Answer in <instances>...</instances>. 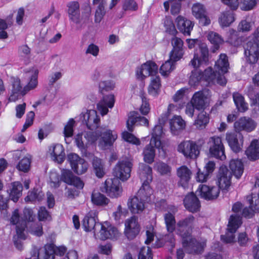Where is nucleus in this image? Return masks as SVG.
I'll list each match as a JSON object with an SVG mask.
<instances>
[{"instance_id":"1","label":"nucleus","mask_w":259,"mask_h":259,"mask_svg":"<svg viewBox=\"0 0 259 259\" xmlns=\"http://www.w3.org/2000/svg\"><path fill=\"white\" fill-rule=\"evenodd\" d=\"M139 177L143 182L142 187L139 190L137 195L144 202L150 201L153 190L149 185V183L152 180V168L144 163H141L139 166Z\"/></svg>"},{"instance_id":"2","label":"nucleus","mask_w":259,"mask_h":259,"mask_svg":"<svg viewBox=\"0 0 259 259\" xmlns=\"http://www.w3.org/2000/svg\"><path fill=\"white\" fill-rule=\"evenodd\" d=\"M244 54L250 64L255 63L259 58V26L244 46Z\"/></svg>"},{"instance_id":"3","label":"nucleus","mask_w":259,"mask_h":259,"mask_svg":"<svg viewBox=\"0 0 259 259\" xmlns=\"http://www.w3.org/2000/svg\"><path fill=\"white\" fill-rule=\"evenodd\" d=\"M203 139L194 142L191 140L181 142L178 146V151L182 153L187 158L196 159L200 154V150L204 144Z\"/></svg>"},{"instance_id":"4","label":"nucleus","mask_w":259,"mask_h":259,"mask_svg":"<svg viewBox=\"0 0 259 259\" xmlns=\"http://www.w3.org/2000/svg\"><path fill=\"white\" fill-rule=\"evenodd\" d=\"M100 136H101V138L99 145L103 149L111 146L117 137L116 135L112 134L110 130L106 131L102 134L99 133L97 131L95 132L90 131L87 132L84 136L88 143L91 144L96 142Z\"/></svg>"},{"instance_id":"5","label":"nucleus","mask_w":259,"mask_h":259,"mask_svg":"<svg viewBox=\"0 0 259 259\" xmlns=\"http://www.w3.org/2000/svg\"><path fill=\"white\" fill-rule=\"evenodd\" d=\"M67 13L70 20L76 24L87 23L90 16L91 10H89L82 14L80 16V5L77 1H72L67 4Z\"/></svg>"},{"instance_id":"6","label":"nucleus","mask_w":259,"mask_h":259,"mask_svg":"<svg viewBox=\"0 0 259 259\" xmlns=\"http://www.w3.org/2000/svg\"><path fill=\"white\" fill-rule=\"evenodd\" d=\"M133 165L132 158H125L119 160L113 170L115 178L122 181H126L131 177V170Z\"/></svg>"},{"instance_id":"7","label":"nucleus","mask_w":259,"mask_h":259,"mask_svg":"<svg viewBox=\"0 0 259 259\" xmlns=\"http://www.w3.org/2000/svg\"><path fill=\"white\" fill-rule=\"evenodd\" d=\"M209 154L211 157L221 160L226 159L225 148L220 137L213 136L209 138L207 142Z\"/></svg>"},{"instance_id":"8","label":"nucleus","mask_w":259,"mask_h":259,"mask_svg":"<svg viewBox=\"0 0 259 259\" xmlns=\"http://www.w3.org/2000/svg\"><path fill=\"white\" fill-rule=\"evenodd\" d=\"M242 224L241 217L237 214L231 215L228 225V231L225 235H221L222 240L227 243L235 242V236L234 233L239 228Z\"/></svg>"},{"instance_id":"9","label":"nucleus","mask_w":259,"mask_h":259,"mask_svg":"<svg viewBox=\"0 0 259 259\" xmlns=\"http://www.w3.org/2000/svg\"><path fill=\"white\" fill-rule=\"evenodd\" d=\"M101 191L111 198H117L121 194L122 188L118 179H108L101 187Z\"/></svg>"},{"instance_id":"10","label":"nucleus","mask_w":259,"mask_h":259,"mask_svg":"<svg viewBox=\"0 0 259 259\" xmlns=\"http://www.w3.org/2000/svg\"><path fill=\"white\" fill-rule=\"evenodd\" d=\"M182 244L186 252L195 254L201 253L205 246L204 242H200L191 236L189 238H183Z\"/></svg>"},{"instance_id":"11","label":"nucleus","mask_w":259,"mask_h":259,"mask_svg":"<svg viewBox=\"0 0 259 259\" xmlns=\"http://www.w3.org/2000/svg\"><path fill=\"white\" fill-rule=\"evenodd\" d=\"M68 160L70 162L71 168L77 175H82L85 172L88 168V163L83 158L75 153L68 155Z\"/></svg>"},{"instance_id":"12","label":"nucleus","mask_w":259,"mask_h":259,"mask_svg":"<svg viewBox=\"0 0 259 259\" xmlns=\"http://www.w3.org/2000/svg\"><path fill=\"white\" fill-rule=\"evenodd\" d=\"M194 220V217L190 214L187 218L177 222L176 231L182 237V239L189 238V236H191L192 226Z\"/></svg>"},{"instance_id":"13","label":"nucleus","mask_w":259,"mask_h":259,"mask_svg":"<svg viewBox=\"0 0 259 259\" xmlns=\"http://www.w3.org/2000/svg\"><path fill=\"white\" fill-rule=\"evenodd\" d=\"M199 50L200 53V56L195 54L193 59L190 62V64L194 68L206 65L208 62V49L207 45L204 43L200 44Z\"/></svg>"},{"instance_id":"14","label":"nucleus","mask_w":259,"mask_h":259,"mask_svg":"<svg viewBox=\"0 0 259 259\" xmlns=\"http://www.w3.org/2000/svg\"><path fill=\"white\" fill-rule=\"evenodd\" d=\"M138 221L137 217L133 216L125 221L124 233L128 240L134 239L140 232V226Z\"/></svg>"},{"instance_id":"15","label":"nucleus","mask_w":259,"mask_h":259,"mask_svg":"<svg viewBox=\"0 0 259 259\" xmlns=\"http://www.w3.org/2000/svg\"><path fill=\"white\" fill-rule=\"evenodd\" d=\"M193 15L199 20V24L202 26H207L210 23V20L207 15L205 7L202 4L196 3L192 7Z\"/></svg>"},{"instance_id":"16","label":"nucleus","mask_w":259,"mask_h":259,"mask_svg":"<svg viewBox=\"0 0 259 259\" xmlns=\"http://www.w3.org/2000/svg\"><path fill=\"white\" fill-rule=\"evenodd\" d=\"M226 139L232 150L238 153L241 151L243 143V137L240 132L227 133L226 136Z\"/></svg>"},{"instance_id":"17","label":"nucleus","mask_w":259,"mask_h":259,"mask_svg":"<svg viewBox=\"0 0 259 259\" xmlns=\"http://www.w3.org/2000/svg\"><path fill=\"white\" fill-rule=\"evenodd\" d=\"M97 215L95 211H91L88 213L82 220V227L84 230L87 232L94 230L95 233L100 231L102 227V224L97 222Z\"/></svg>"},{"instance_id":"18","label":"nucleus","mask_w":259,"mask_h":259,"mask_svg":"<svg viewBox=\"0 0 259 259\" xmlns=\"http://www.w3.org/2000/svg\"><path fill=\"white\" fill-rule=\"evenodd\" d=\"M80 119L82 123L85 124L87 127L91 130L96 129L100 122V119L96 111L93 110H88L85 113H81Z\"/></svg>"},{"instance_id":"19","label":"nucleus","mask_w":259,"mask_h":259,"mask_svg":"<svg viewBox=\"0 0 259 259\" xmlns=\"http://www.w3.org/2000/svg\"><path fill=\"white\" fill-rule=\"evenodd\" d=\"M196 193L201 198L206 200H213L218 198L220 194V189L218 186H208L206 185H200Z\"/></svg>"},{"instance_id":"20","label":"nucleus","mask_w":259,"mask_h":259,"mask_svg":"<svg viewBox=\"0 0 259 259\" xmlns=\"http://www.w3.org/2000/svg\"><path fill=\"white\" fill-rule=\"evenodd\" d=\"M157 72V65L153 62L147 61L137 69L136 74L138 78L143 79L147 76H154Z\"/></svg>"},{"instance_id":"21","label":"nucleus","mask_w":259,"mask_h":259,"mask_svg":"<svg viewBox=\"0 0 259 259\" xmlns=\"http://www.w3.org/2000/svg\"><path fill=\"white\" fill-rule=\"evenodd\" d=\"M203 80L213 83H218L221 85L226 84L227 80L225 76L217 70L214 71L211 67H208L202 72Z\"/></svg>"},{"instance_id":"22","label":"nucleus","mask_w":259,"mask_h":259,"mask_svg":"<svg viewBox=\"0 0 259 259\" xmlns=\"http://www.w3.org/2000/svg\"><path fill=\"white\" fill-rule=\"evenodd\" d=\"M256 125V122L248 117H241L234 123L235 131L238 132L242 131L251 132L255 129Z\"/></svg>"},{"instance_id":"23","label":"nucleus","mask_w":259,"mask_h":259,"mask_svg":"<svg viewBox=\"0 0 259 259\" xmlns=\"http://www.w3.org/2000/svg\"><path fill=\"white\" fill-rule=\"evenodd\" d=\"M171 44L172 49L169 54L170 59L174 61H178L182 58L184 54L183 41L180 38L175 36L171 38Z\"/></svg>"},{"instance_id":"24","label":"nucleus","mask_w":259,"mask_h":259,"mask_svg":"<svg viewBox=\"0 0 259 259\" xmlns=\"http://www.w3.org/2000/svg\"><path fill=\"white\" fill-rule=\"evenodd\" d=\"M218 177V182L219 189L228 190L231 185L232 173L226 166H221L219 169Z\"/></svg>"},{"instance_id":"25","label":"nucleus","mask_w":259,"mask_h":259,"mask_svg":"<svg viewBox=\"0 0 259 259\" xmlns=\"http://www.w3.org/2000/svg\"><path fill=\"white\" fill-rule=\"evenodd\" d=\"M99 233L102 240L116 239L120 235L117 229L114 226H109L107 222H105L104 224H102V227L101 228Z\"/></svg>"},{"instance_id":"26","label":"nucleus","mask_w":259,"mask_h":259,"mask_svg":"<svg viewBox=\"0 0 259 259\" xmlns=\"http://www.w3.org/2000/svg\"><path fill=\"white\" fill-rule=\"evenodd\" d=\"M138 123L142 125L147 126L149 125L148 120L146 117L138 116V113L135 112H130L126 121L128 130L132 132L134 131V125Z\"/></svg>"},{"instance_id":"27","label":"nucleus","mask_w":259,"mask_h":259,"mask_svg":"<svg viewBox=\"0 0 259 259\" xmlns=\"http://www.w3.org/2000/svg\"><path fill=\"white\" fill-rule=\"evenodd\" d=\"M185 208L190 212H195L199 210L200 203L196 195L191 193L187 195L184 199Z\"/></svg>"},{"instance_id":"28","label":"nucleus","mask_w":259,"mask_h":259,"mask_svg":"<svg viewBox=\"0 0 259 259\" xmlns=\"http://www.w3.org/2000/svg\"><path fill=\"white\" fill-rule=\"evenodd\" d=\"M61 179L65 183L73 185L77 188L82 189L83 187L84 184L82 181L79 178L74 176L70 170H64L62 174Z\"/></svg>"},{"instance_id":"29","label":"nucleus","mask_w":259,"mask_h":259,"mask_svg":"<svg viewBox=\"0 0 259 259\" xmlns=\"http://www.w3.org/2000/svg\"><path fill=\"white\" fill-rule=\"evenodd\" d=\"M179 30L185 35H190L194 24L191 21L182 16H179L176 20Z\"/></svg>"},{"instance_id":"30","label":"nucleus","mask_w":259,"mask_h":259,"mask_svg":"<svg viewBox=\"0 0 259 259\" xmlns=\"http://www.w3.org/2000/svg\"><path fill=\"white\" fill-rule=\"evenodd\" d=\"M115 100L113 95L110 94L103 96V99L97 104V108L102 115L108 112V109L112 108L114 104Z\"/></svg>"},{"instance_id":"31","label":"nucleus","mask_w":259,"mask_h":259,"mask_svg":"<svg viewBox=\"0 0 259 259\" xmlns=\"http://www.w3.org/2000/svg\"><path fill=\"white\" fill-rule=\"evenodd\" d=\"M177 174L179 178V184L186 188L192 176L191 170L186 166L183 165L177 169Z\"/></svg>"},{"instance_id":"32","label":"nucleus","mask_w":259,"mask_h":259,"mask_svg":"<svg viewBox=\"0 0 259 259\" xmlns=\"http://www.w3.org/2000/svg\"><path fill=\"white\" fill-rule=\"evenodd\" d=\"M11 82L12 88L9 100L10 102H15L22 95V87L21 85L20 79L18 77H11Z\"/></svg>"},{"instance_id":"33","label":"nucleus","mask_w":259,"mask_h":259,"mask_svg":"<svg viewBox=\"0 0 259 259\" xmlns=\"http://www.w3.org/2000/svg\"><path fill=\"white\" fill-rule=\"evenodd\" d=\"M66 251L65 246H55L53 244H49L45 246V255L44 259H54L55 255L62 256Z\"/></svg>"},{"instance_id":"34","label":"nucleus","mask_w":259,"mask_h":259,"mask_svg":"<svg viewBox=\"0 0 259 259\" xmlns=\"http://www.w3.org/2000/svg\"><path fill=\"white\" fill-rule=\"evenodd\" d=\"M145 203L136 195L128 199L127 205L133 213H139L144 209Z\"/></svg>"},{"instance_id":"35","label":"nucleus","mask_w":259,"mask_h":259,"mask_svg":"<svg viewBox=\"0 0 259 259\" xmlns=\"http://www.w3.org/2000/svg\"><path fill=\"white\" fill-rule=\"evenodd\" d=\"M169 125L172 134L177 135L185 128L186 123L180 116L175 115L170 119Z\"/></svg>"},{"instance_id":"36","label":"nucleus","mask_w":259,"mask_h":259,"mask_svg":"<svg viewBox=\"0 0 259 259\" xmlns=\"http://www.w3.org/2000/svg\"><path fill=\"white\" fill-rule=\"evenodd\" d=\"M38 70L35 68H32L25 73V76L30 79L28 84L24 87V90L28 91L35 88L37 85V77Z\"/></svg>"},{"instance_id":"37","label":"nucleus","mask_w":259,"mask_h":259,"mask_svg":"<svg viewBox=\"0 0 259 259\" xmlns=\"http://www.w3.org/2000/svg\"><path fill=\"white\" fill-rule=\"evenodd\" d=\"M206 96L203 91L196 92L191 101V102L195 106V109L200 110L204 108Z\"/></svg>"},{"instance_id":"38","label":"nucleus","mask_w":259,"mask_h":259,"mask_svg":"<svg viewBox=\"0 0 259 259\" xmlns=\"http://www.w3.org/2000/svg\"><path fill=\"white\" fill-rule=\"evenodd\" d=\"M163 134L162 125H156L153 129L151 144H154L156 148L159 149L161 146V138Z\"/></svg>"},{"instance_id":"39","label":"nucleus","mask_w":259,"mask_h":259,"mask_svg":"<svg viewBox=\"0 0 259 259\" xmlns=\"http://www.w3.org/2000/svg\"><path fill=\"white\" fill-rule=\"evenodd\" d=\"M229 167L236 179L240 178L244 171V166L243 163L240 160L232 159L230 161Z\"/></svg>"},{"instance_id":"40","label":"nucleus","mask_w":259,"mask_h":259,"mask_svg":"<svg viewBox=\"0 0 259 259\" xmlns=\"http://www.w3.org/2000/svg\"><path fill=\"white\" fill-rule=\"evenodd\" d=\"M26 238L24 234V228L16 226V235L13 236V240L15 247L21 251L23 249V246L21 239L25 240Z\"/></svg>"},{"instance_id":"41","label":"nucleus","mask_w":259,"mask_h":259,"mask_svg":"<svg viewBox=\"0 0 259 259\" xmlns=\"http://www.w3.org/2000/svg\"><path fill=\"white\" fill-rule=\"evenodd\" d=\"M50 151L51 155L54 157L55 159L58 163H62L65 158L64 149L63 146L61 144H56L50 148Z\"/></svg>"},{"instance_id":"42","label":"nucleus","mask_w":259,"mask_h":259,"mask_svg":"<svg viewBox=\"0 0 259 259\" xmlns=\"http://www.w3.org/2000/svg\"><path fill=\"white\" fill-rule=\"evenodd\" d=\"M248 158L251 160H255L259 158V144L257 140L252 141L250 145L245 151Z\"/></svg>"},{"instance_id":"43","label":"nucleus","mask_w":259,"mask_h":259,"mask_svg":"<svg viewBox=\"0 0 259 259\" xmlns=\"http://www.w3.org/2000/svg\"><path fill=\"white\" fill-rule=\"evenodd\" d=\"M229 65L227 56L225 54H221L220 58L215 62L214 68L224 75L227 72Z\"/></svg>"},{"instance_id":"44","label":"nucleus","mask_w":259,"mask_h":259,"mask_svg":"<svg viewBox=\"0 0 259 259\" xmlns=\"http://www.w3.org/2000/svg\"><path fill=\"white\" fill-rule=\"evenodd\" d=\"M156 148L154 144H151V142L149 144L147 145L143 150L144 160L145 162L147 163L151 164L154 161L155 150Z\"/></svg>"},{"instance_id":"45","label":"nucleus","mask_w":259,"mask_h":259,"mask_svg":"<svg viewBox=\"0 0 259 259\" xmlns=\"http://www.w3.org/2000/svg\"><path fill=\"white\" fill-rule=\"evenodd\" d=\"M23 186L21 183L15 182L12 184V188L10 190V197L15 202H17L22 195Z\"/></svg>"},{"instance_id":"46","label":"nucleus","mask_w":259,"mask_h":259,"mask_svg":"<svg viewBox=\"0 0 259 259\" xmlns=\"http://www.w3.org/2000/svg\"><path fill=\"white\" fill-rule=\"evenodd\" d=\"M233 100L235 104L240 112H245L248 109V105L245 102L243 96L239 93H234L233 94Z\"/></svg>"},{"instance_id":"47","label":"nucleus","mask_w":259,"mask_h":259,"mask_svg":"<svg viewBox=\"0 0 259 259\" xmlns=\"http://www.w3.org/2000/svg\"><path fill=\"white\" fill-rule=\"evenodd\" d=\"M234 20V13L230 11L223 12L219 18L220 23L223 27L229 26Z\"/></svg>"},{"instance_id":"48","label":"nucleus","mask_w":259,"mask_h":259,"mask_svg":"<svg viewBox=\"0 0 259 259\" xmlns=\"http://www.w3.org/2000/svg\"><path fill=\"white\" fill-rule=\"evenodd\" d=\"M164 222L166 225L167 231L172 233L177 229V224L175 217L174 214L170 212L166 213L164 215Z\"/></svg>"},{"instance_id":"49","label":"nucleus","mask_w":259,"mask_h":259,"mask_svg":"<svg viewBox=\"0 0 259 259\" xmlns=\"http://www.w3.org/2000/svg\"><path fill=\"white\" fill-rule=\"evenodd\" d=\"M92 165L96 175L98 178H102L105 175V170L102 160L97 157H94Z\"/></svg>"},{"instance_id":"50","label":"nucleus","mask_w":259,"mask_h":259,"mask_svg":"<svg viewBox=\"0 0 259 259\" xmlns=\"http://www.w3.org/2000/svg\"><path fill=\"white\" fill-rule=\"evenodd\" d=\"M209 116L205 112H201L198 115L195 120L194 125L198 128H203L209 122Z\"/></svg>"},{"instance_id":"51","label":"nucleus","mask_w":259,"mask_h":259,"mask_svg":"<svg viewBox=\"0 0 259 259\" xmlns=\"http://www.w3.org/2000/svg\"><path fill=\"white\" fill-rule=\"evenodd\" d=\"M160 86L161 83L159 76L153 77L148 88L149 94L154 96H156L158 93Z\"/></svg>"},{"instance_id":"52","label":"nucleus","mask_w":259,"mask_h":259,"mask_svg":"<svg viewBox=\"0 0 259 259\" xmlns=\"http://www.w3.org/2000/svg\"><path fill=\"white\" fill-rule=\"evenodd\" d=\"M92 201L97 205H103L108 203L109 199L100 193L93 192L92 195Z\"/></svg>"},{"instance_id":"53","label":"nucleus","mask_w":259,"mask_h":259,"mask_svg":"<svg viewBox=\"0 0 259 259\" xmlns=\"http://www.w3.org/2000/svg\"><path fill=\"white\" fill-rule=\"evenodd\" d=\"M169 57V60L165 61L160 68V73L163 76H167L174 69V63L176 61L171 60Z\"/></svg>"},{"instance_id":"54","label":"nucleus","mask_w":259,"mask_h":259,"mask_svg":"<svg viewBox=\"0 0 259 259\" xmlns=\"http://www.w3.org/2000/svg\"><path fill=\"white\" fill-rule=\"evenodd\" d=\"M140 97L142 100V104L140 107V112L143 115L147 114L150 111L149 104L148 100L146 97V94L143 90L140 91Z\"/></svg>"},{"instance_id":"55","label":"nucleus","mask_w":259,"mask_h":259,"mask_svg":"<svg viewBox=\"0 0 259 259\" xmlns=\"http://www.w3.org/2000/svg\"><path fill=\"white\" fill-rule=\"evenodd\" d=\"M201 79H203L202 71H192L189 81V84L191 86L196 85Z\"/></svg>"},{"instance_id":"56","label":"nucleus","mask_w":259,"mask_h":259,"mask_svg":"<svg viewBox=\"0 0 259 259\" xmlns=\"http://www.w3.org/2000/svg\"><path fill=\"white\" fill-rule=\"evenodd\" d=\"M154 168L161 175H167L170 172L171 168L167 164L159 161L154 165Z\"/></svg>"},{"instance_id":"57","label":"nucleus","mask_w":259,"mask_h":259,"mask_svg":"<svg viewBox=\"0 0 259 259\" xmlns=\"http://www.w3.org/2000/svg\"><path fill=\"white\" fill-rule=\"evenodd\" d=\"M31 160L27 157H24L17 165V168L24 172H27L30 167Z\"/></svg>"},{"instance_id":"58","label":"nucleus","mask_w":259,"mask_h":259,"mask_svg":"<svg viewBox=\"0 0 259 259\" xmlns=\"http://www.w3.org/2000/svg\"><path fill=\"white\" fill-rule=\"evenodd\" d=\"M75 124V120L70 118L64 128L63 133L65 138L71 137L73 135V127Z\"/></svg>"},{"instance_id":"59","label":"nucleus","mask_w":259,"mask_h":259,"mask_svg":"<svg viewBox=\"0 0 259 259\" xmlns=\"http://www.w3.org/2000/svg\"><path fill=\"white\" fill-rule=\"evenodd\" d=\"M247 94L251 101V104L252 105L259 106V92L255 94L254 89L252 86L248 88Z\"/></svg>"},{"instance_id":"60","label":"nucleus","mask_w":259,"mask_h":259,"mask_svg":"<svg viewBox=\"0 0 259 259\" xmlns=\"http://www.w3.org/2000/svg\"><path fill=\"white\" fill-rule=\"evenodd\" d=\"M251 195L248 196L247 197V200L249 202L250 204L249 207H246L243 209L242 210V215L245 218H250L253 217L254 215V213L255 211L258 212L256 209H255L254 207L251 206L250 200L249 199H251Z\"/></svg>"},{"instance_id":"61","label":"nucleus","mask_w":259,"mask_h":259,"mask_svg":"<svg viewBox=\"0 0 259 259\" xmlns=\"http://www.w3.org/2000/svg\"><path fill=\"white\" fill-rule=\"evenodd\" d=\"M122 138L124 141L135 144L136 145H139L140 144V141L139 139L137 138L134 135L128 133V132L125 131L122 134Z\"/></svg>"},{"instance_id":"62","label":"nucleus","mask_w":259,"mask_h":259,"mask_svg":"<svg viewBox=\"0 0 259 259\" xmlns=\"http://www.w3.org/2000/svg\"><path fill=\"white\" fill-rule=\"evenodd\" d=\"M114 87V84L110 81H101L99 84V91L102 94L105 92L113 90Z\"/></svg>"},{"instance_id":"63","label":"nucleus","mask_w":259,"mask_h":259,"mask_svg":"<svg viewBox=\"0 0 259 259\" xmlns=\"http://www.w3.org/2000/svg\"><path fill=\"white\" fill-rule=\"evenodd\" d=\"M207 38L211 44L215 46H218L223 41L221 36L214 32H210L207 35Z\"/></svg>"},{"instance_id":"64","label":"nucleus","mask_w":259,"mask_h":259,"mask_svg":"<svg viewBox=\"0 0 259 259\" xmlns=\"http://www.w3.org/2000/svg\"><path fill=\"white\" fill-rule=\"evenodd\" d=\"M138 259H153L150 248L149 247L141 248L139 253Z\"/></svg>"}]
</instances>
